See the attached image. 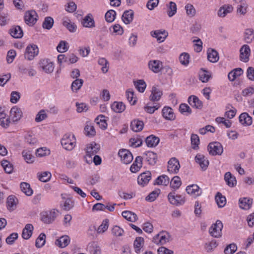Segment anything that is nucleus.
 Instances as JSON below:
<instances>
[{"instance_id": "obj_1", "label": "nucleus", "mask_w": 254, "mask_h": 254, "mask_svg": "<svg viewBox=\"0 0 254 254\" xmlns=\"http://www.w3.org/2000/svg\"><path fill=\"white\" fill-rule=\"evenodd\" d=\"M76 139L74 135L65 134L61 139V144L67 150H71L75 147Z\"/></svg>"}, {"instance_id": "obj_2", "label": "nucleus", "mask_w": 254, "mask_h": 254, "mask_svg": "<svg viewBox=\"0 0 254 254\" xmlns=\"http://www.w3.org/2000/svg\"><path fill=\"white\" fill-rule=\"evenodd\" d=\"M207 149L209 154L213 156L220 155L223 152V148L222 144L217 141L210 143L207 146Z\"/></svg>"}, {"instance_id": "obj_3", "label": "nucleus", "mask_w": 254, "mask_h": 254, "mask_svg": "<svg viewBox=\"0 0 254 254\" xmlns=\"http://www.w3.org/2000/svg\"><path fill=\"white\" fill-rule=\"evenodd\" d=\"M168 198L171 204L179 206L184 204L185 202L184 196L179 194H176L175 191L170 192L168 195Z\"/></svg>"}, {"instance_id": "obj_4", "label": "nucleus", "mask_w": 254, "mask_h": 254, "mask_svg": "<svg viewBox=\"0 0 254 254\" xmlns=\"http://www.w3.org/2000/svg\"><path fill=\"white\" fill-rule=\"evenodd\" d=\"M223 225L220 220H217L216 223L213 224L209 228V232L211 236L215 238H219L222 236V230Z\"/></svg>"}, {"instance_id": "obj_5", "label": "nucleus", "mask_w": 254, "mask_h": 254, "mask_svg": "<svg viewBox=\"0 0 254 254\" xmlns=\"http://www.w3.org/2000/svg\"><path fill=\"white\" fill-rule=\"evenodd\" d=\"M39 53V49L37 45L32 44L27 47L24 54L25 58L28 60H32Z\"/></svg>"}, {"instance_id": "obj_6", "label": "nucleus", "mask_w": 254, "mask_h": 254, "mask_svg": "<svg viewBox=\"0 0 254 254\" xmlns=\"http://www.w3.org/2000/svg\"><path fill=\"white\" fill-rule=\"evenodd\" d=\"M39 64L40 67L47 73H51L54 70V63L49 59H44L41 60Z\"/></svg>"}, {"instance_id": "obj_7", "label": "nucleus", "mask_w": 254, "mask_h": 254, "mask_svg": "<svg viewBox=\"0 0 254 254\" xmlns=\"http://www.w3.org/2000/svg\"><path fill=\"white\" fill-rule=\"evenodd\" d=\"M38 15L35 11L29 10L25 13L24 20L29 26H33L36 22Z\"/></svg>"}, {"instance_id": "obj_8", "label": "nucleus", "mask_w": 254, "mask_h": 254, "mask_svg": "<svg viewBox=\"0 0 254 254\" xmlns=\"http://www.w3.org/2000/svg\"><path fill=\"white\" fill-rule=\"evenodd\" d=\"M118 155L122 162L125 164H129L133 160V156L128 150L122 149L119 151Z\"/></svg>"}, {"instance_id": "obj_9", "label": "nucleus", "mask_w": 254, "mask_h": 254, "mask_svg": "<svg viewBox=\"0 0 254 254\" xmlns=\"http://www.w3.org/2000/svg\"><path fill=\"white\" fill-rule=\"evenodd\" d=\"M56 218V213L55 210L43 212L41 213V220L45 223H52Z\"/></svg>"}, {"instance_id": "obj_10", "label": "nucleus", "mask_w": 254, "mask_h": 254, "mask_svg": "<svg viewBox=\"0 0 254 254\" xmlns=\"http://www.w3.org/2000/svg\"><path fill=\"white\" fill-rule=\"evenodd\" d=\"M180 168L179 160L175 158H172L168 162V171L170 173L176 174Z\"/></svg>"}, {"instance_id": "obj_11", "label": "nucleus", "mask_w": 254, "mask_h": 254, "mask_svg": "<svg viewBox=\"0 0 254 254\" xmlns=\"http://www.w3.org/2000/svg\"><path fill=\"white\" fill-rule=\"evenodd\" d=\"M100 146L94 142L88 144L86 147V155L88 158H92V156L95 155L100 150Z\"/></svg>"}, {"instance_id": "obj_12", "label": "nucleus", "mask_w": 254, "mask_h": 254, "mask_svg": "<svg viewBox=\"0 0 254 254\" xmlns=\"http://www.w3.org/2000/svg\"><path fill=\"white\" fill-rule=\"evenodd\" d=\"M170 237L168 233H160L153 237V242L157 244L164 245L169 242Z\"/></svg>"}, {"instance_id": "obj_13", "label": "nucleus", "mask_w": 254, "mask_h": 254, "mask_svg": "<svg viewBox=\"0 0 254 254\" xmlns=\"http://www.w3.org/2000/svg\"><path fill=\"white\" fill-rule=\"evenodd\" d=\"M151 178V174L150 171H146L140 174L137 178L138 185L144 187L147 185Z\"/></svg>"}, {"instance_id": "obj_14", "label": "nucleus", "mask_w": 254, "mask_h": 254, "mask_svg": "<svg viewBox=\"0 0 254 254\" xmlns=\"http://www.w3.org/2000/svg\"><path fill=\"white\" fill-rule=\"evenodd\" d=\"M240 60L245 63H247L249 60L251 50L248 45H243L240 49Z\"/></svg>"}, {"instance_id": "obj_15", "label": "nucleus", "mask_w": 254, "mask_h": 254, "mask_svg": "<svg viewBox=\"0 0 254 254\" xmlns=\"http://www.w3.org/2000/svg\"><path fill=\"white\" fill-rule=\"evenodd\" d=\"M195 162L198 163L201 169L205 171L207 169L209 165V161L202 154H197L195 157Z\"/></svg>"}, {"instance_id": "obj_16", "label": "nucleus", "mask_w": 254, "mask_h": 254, "mask_svg": "<svg viewBox=\"0 0 254 254\" xmlns=\"http://www.w3.org/2000/svg\"><path fill=\"white\" fill-rule=\"evenodd\" d=\"M149 68L154 73H158L162 68V63L159 60H151L148 62Z\"/></svg>"}, {"instance_id": "obj_17", "label": "nucleus", "mask_w": 254, "mask_h": 254, "mask_svg": "<svg viewBox=\"0 0 254 254\" xmlns=\"http://www.w3.org/2000/svg\"><path fill=\"white\" fill-rule=\"evenodd\" d=\"M163 95L162 91L157 86H154L152 88L151 93L149 99L151 101H158Z\"/></svg>"}, {"instance_id": "obj_18", "label": "nucleus", "mask_w": 254, "mask_h": 254, "mask_svg": "<svg viewBox=\"0 0 254 254\" xmlns=\"http://www.w3.org/2000/svg\"><path fill=\"white\" fill-rule=\"evenodd\" d=\"M22 116V112L21 109L16 106L13 107L10 111V117L13 122H17Z\"/></svg>"}, {"instance_id": "obj_19", "label": "nucleus", "mask_w": 254, "mask_h": 254, "mask_svg": "<svg viewBox=\"0 0 254 254\" xmlns=\"http://www.w3.org/2000/svg\"><path fill=\"white\" fill-rule=\"evenodd\" d=\"M144 126L143 121L138 119H134L130 123V127L132 131L139 132L143 129Z\"/></svg>"}, {"instance_id": "obj_20", "label": "nucleus", "mask_w": 254, "mask_h": 254, "mask_svg": "<svg viewBox=\"0 0 254 254\" xmlns=\"http://www.w3.org/2000/svg\"><path fill=\"white\" fill-rule=\"evenodd\" d=\"M151 35L156 38L159 42H162L167 37L168 33L165 30H155L151 32Z\"/></svg>"}, {"instance_id": "obj_21", "label": "nucleus", "mask_w": 254, "mask_h": 254, "mask_svg": "<svg viewBox=\"0 0 254 254\" xmlns=\"http://www.w3.org/2000/svg\"><path fill=\"white\" fill-rule=\"evenodd\" d=\"M188 102L190 106L196 109H201L203 104L202 102L194 95H191L188 98Z\"/></svg>"}, {"instance_id": "obj_22", "label": "nucleus", "mask_w": 254, "mask_h": 254, "mask_svg": "<svg viewBox=\"0 0 254 254\" xmlns=\"http://www.w3.org/2000/svg\"><path fill=\"white\" fill-rule=\"evenodd\" d=\"M239 201L240 207L244 210H249L253 203V199L248 197L241 198Z\"/></svg>"}, {"instance_id": "obj_23", "label": "nucleus", "mask_w": 254, "mask_h": 254, "mask_svg": "<svg viewBox=\"0 0 254 254\" xmlns=\"http://www.w3.org/2000/svg\"><path fill=\"white\" fill-rule=\"evenodd\" d=\"M69 237L67 235H64L57 239L55 243L59 247L64 248L66 247L69 244Z\"/></svg>"}, {"instance_id": "obj_24", "label": "nucleus", "mask_w": 254, "mask_h": 254, "mask_svg": "<svg viewBox=\"0 0 254 254\" xmlns=\"http://www.w3.org/2000/svg\"><path fill=\"white\" fill-rule=\"evenodd\" d=\"M9 33L15 38H21L23 35V30L19 26H12L9 30Z\"/></svg>"}, {"instance_id": "obj_25", "label": "nucleus", "mask_w": 254, "mask_h": 254, "mask_svg": "<svg viewBox=\"0 0 254 254\" xmlns=\"http://www.w3.org/2000/svg\"><path fill=\"white\" fill-rule=\"evenodd\" d=\"M207 59L213 63H216L219 59L218 53L214 49L209 48L207 50Z\"/></svg>"}, {"instance_id": "obj_26", "label": "nucleus", "mask_w": 254, "mask_h": 254, "mask_svg": "<svg viewBox=\"0 0 254 254\" xmlns=\"http://www.w3.org/2000/svg\"><path fill=\"white\" fill-rule=\"evenodd\" d=\"M160 141V139L154 135H150L147 136L145 139L146 145L149 147H154L156 146Z\"/></svg>"}, {"instance_id": "obj_27", "label": "nucleus", "mask_w": 254, "mask_h": 254, "mask_svg": "<svg viewBox=\"0 0 254 254\" xmlns=\"http://www.w3.org/2000/svg\"><path fill=\"white\" fill-rule=\"evenodd\" d=\"M186 191L188 194L193 195L195 197L199 196L201 193L199 187L195 184L188 186Z\"/></svg>"}, {"instance_id": "obj_28", "label": "nucleus", "mask_w": 254, "mask_h": 254, "mask_svg": "<svg viewBox=\"0 0 254 254\" xmlns=\"http://www.w3.org/2000/svg\"><path fill=\"white\" fill-rule=\"evenodd\" d=\"M163 117L168 120H174L175 118L173 109L169 107H164L162 111Z\"/></svg>"}, {"instance_id": "obj_29", "label": "nucleus", "mask_w": 254, "mask_h": 254, "mask_svg": "<svg viewBox=\"0 0 254 254\" xmlns=\"http://www.w3.org/2000/svg\"><path fill=\"white\" fill-rule=\"evenodd\" d=\"M224 180L227 185L230 187H234L236 185L237 181L236 178L230 172L225 173Z\"/></svg>"}, {"instance_id": "obj_30", "label": "nucleus", "mask_w": 254, "mask_h": 254, "mask_svg": "<svg viewBox=\"0 0 254 254\" xmlns=\"http://www.w3.org/2000/svg\"><path fill=\"white\" fill-rule=\"evenodd\" d=\"M142 158L141 156H137L130 168V170L132 173L138 172L142 167Z\"/></svg>"}, {"instance_id": "obj_31", "label": "nucleus", "mask_w": 254, "mask_h": 254, "mask_svg": "<svg viewBox=\"0 0 254 254\" xmlns=\"http://www.w3.org/2000/svg\"><path fill=\"white\" fill-rule=\"evenodd\" d=\"M82 25L87 28H93L95 26V21L91 14L89 13L86 15L82 21Z\"/></svg>"}, {"instance_id": "obj_32", "label": "nucleus", "mask_w": 254, "mask_h": 254, "mask_svg": "<svg viewBox=\"0 0 254 254\" xmlns=\"http://www.w3.org/2000/svg\"><path fill=\"white\" fill-rule=\"evenodd\" d=\"M33 230V226L31 224H27L26 225L25 228L23 229L22 237L24 239H29L32 234Z\"/></svg>"}, {"instance_id": "obj_33", "label": "nucleus", "mask_w": 254, "mask_h": 254, "mask_svg": "<svg viewBox=\"0 0 254 254\" xmlns=\"http://www.w3.org/2000/svg\"><path fill=\"white\" fill-rule=\"evenodd\" d=\"M239 121L242 125L250 126L252 124V118L247 113H243L239 116Z\"/></svg>"}, {"instance_id": "obj_34", "label": "nucleus", "mask_w": 254, "mask_h": 254, "mask_svg": "<svg viewBox=\"0 0 254 254\" xmlns=\"http://www.w3.org/2000/svg\"><path fill=\"white\" fill-rule=\"evenodd\" d=\"M243 73V70L241 68H235L228 73V79L230 81H233L237 77L240 76Z\"/></svg>"}, {"instance_id": "obj_35", "label": "nucleus", "mask_w": 254, "mask_h": 254, "mask_svg": "<svg viewBox=\"0 0 254 254\" xmlns=\"http://www.w3.org/2000/svg\"><path fill=\"white\" fill-rule=\"evenodd\" d=\"M146 160L150 165H154L157 162V155L152 151H148L145 153Z\"/></svg>"}, {"instance_id": "obj_36", "label": "nucleus", "mask_w": 254, "mask_h": 254, "mask_svg": "<svg viewBox=\"0 0 254 254\" xmlns=\"http://www.w3.org/2000/svg\"><path fill=\"white\" fill-rule=\"evenodd\" d=\"M133 11L132 10H127L125 11L122 15V19L124 22L128 24L133 20Z\"/></svg>"}, {"instance_id": "obj_37", "label": "nucleus", "mask_w": 254, "mask_h": 254, "mask_svg": "<svg viewBox=\"0 0 254 254\" xmlns=\"http://www.w3.org/2000/svg\"><path fill=\"white\" fill-rule=\"evenodd\" d=\"M215 201L220 208L223 207L226 204V199L220 192H217L215 197Z\"/></svg>"}, {"instance_id": "obj_38", "label": "nucleus", "mask_w": 254, "mask_h": 254, "mask_svg": "<svg viewBox=\"0 0 254 254\" xmlns=\"http://www.w3.org/2000/svg\"><path fill=\"white\" fill-rule=\"evenodd\" d=\"M111 108L114 112L121 113L125 111L126 106L122 102H114L111 105Z\"/></svg>"}, {"instance_id": "obj_39", "label": "nucleus", "mask_w": 254, "mask_h": 254, "mask_svg": "<svg viewBox=\"0 0 254 254\" xmlns=\"http://www.w3.org/2000/svg\"><path fill=\"white\" fill-rule=\"evenodd\" d=\"M21 191L27 196H31L33 193L32 189L29 184L26 182H22L20 184Z\"/></svg>"}, {"instance_id": "obj_40", "label": "nucleus", "mask_w": 254, "mask_h": 254, "mask_svg": "<svg viewBox=\"0 0 254 254\" xmlns=\"http://www.w3.org/2000/svg\"><path fill=\"white\" fill-rule=\"evenodd\" d=\"M167 8V13L169 17H171L177 12V5L175 2L170 1L168 4L166 5Z\"/></svg>"}, {"instance_id": "obj_41", "label": "nucleus", "mask_w": 254, "mask_h": 254, "mask_svg": "<svg viewBox=\"0 0 254 254\" xmlns=\"http://www.w3.org/2000/svg\"><path fill=\"white\" fill-rule=\"evenodd\" d=\"M144 239L142 237H137L134 241L133 246L135 249V252L138 254L140 252L141 249L144 245Z\"/></svg>"}, {"instance_id": "obj_42", "label": "nucleus", "mask_w": 254, "mask_h": 254, "mask_svg": "<svg viewBox=\"0 0 254 254\" xmlns=\"http://www.w3.org/2000/svg\"><path fill=\"white\" fill-rule=\"evenodd\" d=\"M170 182L169 177L165 175L159 176L155 181L154 185L167 186Z\"/></svg>"}, {"instance_id": "obj_43", "label": "nucleus", "mask_w": 254, "mask_h": 254, "mask_svg": "<svg viewBox=\"0 0 254 254\" xmlns=\"http://www.w3.org/2000/svg\"><path fill=\"white\" fill-rule=\"evenodd\" d=\"M122 214L126 219L130 222H135L137 219L136 214L130 211H124Z\"/></svg>"}, {"instance_id": "obj_44", "label": "nucleus", "mask_w": 254, "mask_h": 254, "mask_svg": "<svg viewBox=\"0 0 254 254\" xmlns=\"http://www.w3.org/2000/svg\"><path fill=\"white\" fill-rule=\"evenodd\" d=\"M254 39V30L252 28H248L245 32L244 40L247 43H250Z\"/></svg>"}, {"instance_id": "obj_45", "label": "nucleus", "mask_w": 254, "mask_h": 254, "mask_svg": "<svg viewBox=\"0 0 254 254\" xmlns=\"http://www.w3.org/2000/svg\"><path fill=\"white\" fill-rule=\"evenodd\" d=\"M233 10V7L231 5H225L220 7L218 11V15L221 17H225L227 13H230Z\"/></svg>"}, {"instance_id": "obj_46", "label": "nucleus", "mask_w": 254, "mask_h": 254, "mask_svg": "<svg viewBox=\"0 0 254 254\" xmlns=\"http://www.w3.org/2000/svg\"><path fill=\"white\" fill-rule=\"evenodd\" d=\"M105 116L101 115L95 119V122L98 124L101 128L105 129L107 127V123L105 119Z\"/></svg>"}, {"instance_id": "obj_47", "label": "nucleus", "mask_w": 254, "mask_h": 254, "mask_svg": "<svg viewBox=\"0 0 254 254\" xmlns=\"http://www.w3.org/2000/svg\"><path fill=\"white\" fill-rule=\"evenodd\" d=\"M1 165L2 166L5 173L10 174L12 172L13 170V165L6 160H3L1 162Z\"/></svg>"}, {"instance_id": "obj_48", "label": "nucleus", "mask_w": 254, "mask_h": 254, "mask_svg": "<svg viewBox=\"0 0 254 254\" xmlns=\"http://www.w3.org/2000/svg\"><path fill=\"white\" fill-rule=\"evenodd\" d=\"M182 182L179 176L174 177L170 182V187L174 190L178 189L181 186Z\"/></svg>"}, {"instance_id": "obj_49", "label": "nucleus", "mask_w": 254, "mask_h": 254, "mask_svg": "<svg viewBox=\"0 0 254 254\" xmlns=\"http://www.w3.org/2000/svg\"><path fill=\"white\" fill-rule=\"evenodd\" d=\"M160 193L159 189H156L150 192L145 198V200L149 202L154 201Z\"/></svg>"}, {"instance_id": "obj_50", "label": "nucleus", "mask_w": 254, "mask_h": 254, "mask_svg": "<svg viewBox=\"0 0 254 254\" xmlns=\"http://www.w3.org/2000/svg\"><path fill=\"white\" fill-rule=\"evenodd\" d=\"M134 84L136 88L140 92H143L146 87V84L145 81L142 79L134 81Z\"/></svg>"}, {"instance_id": "obj_51", "label": "nucleus", "mask_w": 254, "mask_h": 254, "mask_svg": "<svg viewBox=\"0 0 254 254\" xmlns=\"http://www.w3.org/2000/svg\"><path fill=\"white\" fill-rule=\"evenodd\" d=\"M46 235L44 233H41L36 240L35 246L37 248L42 247L46 242Z\"/></svg>"}, {"instance_id": "obj_52", "label": "nucleus", "mask_w": 254, "mask_h": 254, "mask_svg": "<svg viewBox=\"0 0 254 254\" xmlns=\"http://www.w3.org/2000/svg\"><path fill=\"white\" fill-rule=\"evenodd\" d=\"M54 24V19L50 16L46 17L43 23V28L50 30L52 28Z\"/></svg>"}, {"instance_id": "obj_53", "label": "nucleus", "mask_w": 254, "mask_h": 254, "mask_svg": "<svg viewBox=\"0 0 254 254\" xmlns=\"http://www.w3.org/2000/svg\"><path fill=\"white\" fill-rule=\"evenodd\" d=\"M190 56L187 53H183L179 57V60L181 64L185 66L188 65L190 62Z\"/></svg>"}, {"instance_id": "obj_54", "label": "nucleus", "mask_w": 254, "mask_h": 254, "mask_svg": "<svg viewBox=\"0 0 254 254\" xmlns=\"http://www.w3.org/2000/svg\"><path fill=\"white\" fill-rule=\"evenodd\" d=\"M88 249L92 254H101V248L95 243H92Z\"/></svg>"}, {"instance_id": "obj_55", "label": "nucleus", "mask_w": 254, "mask_h": 254, "mask_svg": "<svg viewBox=\"0 0 254 254\" xmlns=\"http://www.w3.org/2000/svg\"><path fill=\"white\" fill-rule=\"evenodd\" d=\"M179 111L182 114L187 116L191 114L192 112L190 108L185 103H182L180 105Z\"/></svg>"}, {"instance_id": "obj_56", "label": "nucleus", "mask_w": 254, "mask_h": 254, "mask_svg": "<svg viewBox=\"0 0 254 254\" xmlns=\"http://www.w3.org/2000/svg\"><path fill=\"white\" fill-rule=\"evenodd\" d=\"M83 80L81 79H76L73 81L71 84V88L73 91L74 90L77 91L82 86Z\"/></svg>"}, {"instance_id": "obj_57", "label": "nucleus", "mask_w": 254, "mask_h": 254, "mask_svg": "<svg viewBox=\"0 0 254 254\" xmlns=\"http://www.w3.org/2000/svg\"><path fill=\"white\" fill-rule=\"evenodd\" d=\"M15 197L14 195H9L7 198V206L8 209L13 210L16 206Z\"/></svg>"}, {"instance_id": "obj_58", "label": "nucleus", "mask_w": 254, "mask_h": 254, "mask_svg": "<svg viewBox=\"0 0 254 254\" xmlns=\"http://www.w3.org/2000/svg\"><path fill=\"white\" fill-rule=\"evenodd\" d=\"M127 98L131 105H134L136 102V98L134 97V92L132 90L128 89L126 91Z\"/></svg>"}, {"instance_id": "obj_59", "label": "nucleus", "mask_w": 254, "mask_h": 254, "mask_svg": "<svg viewBox=\"0 0 254 254\" xmlns=\"http://www.w3.org/2000/svg\"><path fill=\"white\" fill-rule=\"evenodd\" d=\"M190 139L192 148L193 149H197L199 147L198 145L200 142L198 136L196 134H192Z\"/></svg>"}, {"instance_id": "obj_60", "label": "nucleus", "mask_w": 254, "mask_h": 254, "mask_svg": "<svg viewBox=\"0 0 254 254\" xmlns=\"http://www.w3.org/2000/svg\"><path fill=\"white\" fill-rule=\"evenodd\" d=\"M39 180L43 182L49 181L51 178V174L49 172H44L41 174H38Z\"/></svg>"}, {"instance_id": "obj_61", "label": "nucleus", "mask_w": 254, "mask_h": 254, "mask_svg": "<svg viewBox=\"0 0 254 254\" xmlns=\"http://www.w3.org/2000/svg\"><path fill=\"white\" fill-rule=\"evenodd\" d=\"M199 75V79L202 82H207L210 78V75L209 74L208 72L203 69H201V71H200Z\"/></svg>"}, {"instance_id": "obj_62", "label": "nucleus", "mask_w": 254, "mask_h": 254, "mask_svg": "<svg viewBox=\"0 0 254 254\" xmlns=\"http://www.w3.org/2000/svg\"><path fill=\"white\" fill-rule=\"evenodd\" d=\"M63 24L71 32H75L77 29L76 24L74 23L71 22L70 20L64 21Z\"/></svg>"}, {"instance_id": "obj_63", "label": "nucleus", "mask_w": 254, "mask_h": 254, "mask_svg": "<svg viewBox=\"0 0 254 254\" xmlns=\"http://www.w3.org/2000/svg\"><path fill=\"white\" fill-rule=\"evenodd\" d=\"M98 64L102 66L101 70L104 73L108 72L109 67L107 65L109 64V63L105 58H100L98 60Z\"/></svg>"}, {"instance_id": "obj_64", "label": "nucleus", "mask_w": 254, "mask_h": 254, "mask_svg": "<svg viewBox=\"0 0 254 254\" xmlns=\"http://www.w3.org/2000/svg\"><path fill=\"white\" fill-rule=\"evenodd\" d=\"M116 12L114 10H110L105 14V19L108 22H112L115 19Z\"/></svg>"}]
</instances>
